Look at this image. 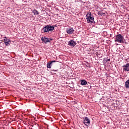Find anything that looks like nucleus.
Instances as JSON below:
<instances>
[{
  "instance_id": "obj_10",
  "label": "nucleus",
  "mask_w": 129,
  "mask_h": 129,
  "mask_svg": "<svg viewBox=\"0 0 129 129\" xmlns=\"http://www.w3.org/2000/svg\"><path fill=\"white\" fill-rule=\"evenodd\" d=\"M55 62H56V60L50 61H49V62H48L46 65L47 68H51V65H52V63H54Z\"/></svg>"
},
{
  "instance_id": "obj_15",
  "label": "nucleus",
  "mask_w": 129,
  "mask_h": 129,
  "mask_svg": "<svg viewBox=\"0 0 129 129\" xmlns=\"http://www.w3.org/2000/svg\"><path fill=\"white\" fill-rule=\"evenodd\" d=\"M51 71H54V72H56V71H58V70H51Z\"/></svg>"
},
{
  "instance_id": "obj_13",
  "label": "nucleus",
  "mask_w": 129,
  "mask_h": 129,
  "mask_svg": "<svg viewBox=\"0 0 129 129\" xmlns=\"http://www.w3.org/2000/svg\"><path fill=\"white\" fill-rule=\"evenodd\" d=\"M32 13L34 14V15H39V12H38V11L36 10L35 9L32 11Z\"/></svg>"
},
{
  "instance_id": "obj_7",
  "label": "nucleus",
  "mask_w": 129,
  "mask_h": 129,
  "mask_svg": "<svg viewBox=\"0 0 129 129\" xmlns=\"http://www.w3.org/2000/svg\"><path fill=\"white\" fill-rule=\"evenodd\" d=\"M4 40L6 46H8V45L11 44V40L8 39V38H7V37H4Z\"/></svg>"
},
{
  "instance_id": "obj_3",
  "label": "nucleus",
  "mask_w": 129,
  "mask_h": 129,
  "mask_svg": "<svg viewBox=\"0 0 129 129\" xmlns=\"http://www.w3.org/2000/svg\"><path fill=\"white\" fill-rule=\"evenodd\" d=\"M114 41L118 43H124V38L121 34H118L116 35Z\"/></svg>"
},
{
  "instance_id": "obj_16",
  "label": "nucleus",
  "mask_w": 129,
  "mask_h": 129,
  "mask_svg": "<svg viewBox=\"0 0 129 129\" xmlns=\"http://www.w3.org/2000/svg\"><path fill=\"white\" fill-rule=\"evenodd\" d=\"M107 61H110V59H108L107 60Z\"/></svg>"
},
{
  "instance_id": "obj_18",
  "label": "nucleus",
  "mask_w": 129,
  "mask_h": 129,
  "mask_svg": "<svg viewBox=\"0 0 129 129\" xmlns=\"http://www.w3.org/2000/svg\"><path fill=\"white\" fill-rule=\"evenodd\" d=\"M51 66H52V64H50V68H51Z\"/></svg>"
},
{
  "instance_id": "obj_6",
  "label": "nucleus",
  "mask_w": 129,
  "mask_h": 129,
  "mask_svg": "<svg viewBox=\"0 0 129 129\" xmlns=\"http://www.w3.org/2000/svg\"><path fill=\"white\" fill-rule=\"evenodd\" d=\"M123 71H129V63H126L122 66Z\"/></svg>"
},
{
  "instance_id": "obj_17",
  "label": "nucleus",
  "mask_w": 129,
  "mask_h": 129,
  "mask_svg": "<svg viewBox=\"0 0 129 129\" xmlns=\"http://www.w3.org/2000/svg\"><path fill=\"white\" fill-rule=\"evenodd\" d=\"M128 19L129 20V15L128 16Z\"/></svg>"
},
{
  "instance_id": "obj_14",
  "label": "nucleus",
  "mask_w": 129,
  "mask_h": 129,
  "mask_svg": "<svg viewBox=\"0 0 129 129\" xmlns=\"http://www.w3.org/2000/svg\"><path fill=\"white\" fill-rule=\"evenodd\" d=\"M98 15L99 16H103V15H104V13H102L101 11H98Z\"/></svg>"
},
{
  "instance_id": "obj_12",
  "label": "nucleus",
  "mask_w": 129,
  "mask_h": 129,
  "mask_svg": "<svg viewBox=\"0 0 129 129\" xmlns=\"http://www.w3.org/2000/svg\"><path fill=\"white\" fill-rule=\"evenodd\" d=\"M125 87L126 88H129V80H127L125 82Z\"/></svg>"
},
{
  "instance_id": "obj_2",
  "label": "nucleus",
  "mask_w": 129,
  "mask_h": 129,
  "mask_svg": "<svg viewBox=\"0 0 129 129\" xmlns=\"http://www.w3.org/2000/svg\"><path fill=\"white\" fill-rule=\"evenodd\" d=\"M86 19H87V23L92 24L94 22V17H93V15H92L91 12H89L86 16Z\"/></svg>"
},
{
  "instance_id": "obj_5",
  "label": "nucleus",
  "mask_w": 129,
  "mask_h": 129,
  "mask_svg": "<svg viewBox=\"0 0 129 129\" xmlns=\"http://www.w3.org/2000/svg\"><path fill=\"white\" fill-rule=\"evenodd\" d=\"M84 123L87 126H89V125H90V120L88 117H85V119H84Z\"/></svg>"
},
{
  "instance_id": "obj_8",
  "label": "nucleus",
  "mask_w": 129,
  "mask_h": 129,
  "mask_svg": "<svg viewBox=\"0 0 129 129\" xmlns=\"http://www.w3.org/2000/svg\"><path fill=\"white\" fill-rule=\"evenodd\" d=\"M74 32V29H73V28H71L69 29H67V33H68L70 35H72V34Z\"/></svg>"
},
{
  "instance_id": "obj_4",
  "label": "nucleus",
  "mask_w": 129,
  "mask_h": 129,
  "mask_svg": "<svg viewBox=\"0 0 129 129\" xmlns=\"http://www.w3.org/2000/svg\"><path fill=\"white\" fill-rule=\"evenodd\" d=\"M41 40L44 42V44H47V43H50L53 39L47 37H41Z\"/></svg>"
},
{
  "instance_id": "obj_9",
  "label": "nucleus",
  "mask_w": 129,
  "mask_h": 129,
  "mask_svg": "<svg viewBox=\"0 0 129 129\" xmlns=\"http://www.w3.org/2000/svg\"><path fill=\"white\" fill-rule=\"evenodd\" d=\"M69 46H73V47H74V46H76V42H75L74 40H70L69 42Z\"/></svg>"
},
{
  "instance_id": "obj_11",
  "label": "nucleus",
  "mask_w": 129,
  "mask_h": 129,
  "mask_svg": "<svg viewBox=\"0 0 129 129\" xmlns=\"http://www.w3.org/2000/svg\"><path fill=\"white\" fill-rule=\"evenodd\" d=\"M81 85H86V84H87V81H86V80H83L81 81Z\"/></svg>"
},
{
  "instance_id": "obj_1",
  "label": "nucleus",
  "mask_w": 129,
  "mask_h": 129,
  "mask_svg": "<svg viewBox=\"0 0 129 129\" xmlns=\"http://www.w3.org/2000/svg\"><path fill=\"white\" fill-rule=\"evenodd\" d=\"M54 29V26L50 25H47L46 26L43 28L42 32V33H50V32H53Z\"/></svg>"
}]
</instances>
